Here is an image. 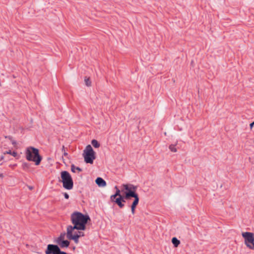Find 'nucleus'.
Masks as SVG:
<instances>
[{
	"instance_id": "f257e3e1",
	"label": "nucleus",
	"mask_w": 254,
	"mask_h": 254,
	"mask_svg": "<svg viewBox=\"0 0 254 254\" xmlns=\"http://www.w3.org/2000/svg\"><path fill=\"white\" fill-rule=\"evenodd\" d=\"M70 220L73 228L77 230H85L86 225L90 220V217L87 214H84L80 212L74 211L70 215Z\"/></svg>"
},
{
	"instance_id": "f03ea898",
	"label": "nucleus",
	"mask_w": 254,
	"mask_h": 254,
	"mask_svg": "<svg viewBox=\"0 0 254 254\" xmlns=\"http://www.w3.org/2000/svg\"><path fill=\"white\" fill-rule=\"evenodd\" d=\"M25 155L28 161L34 162L37 166L40 164L42 160V157L39 154V149L34 147H27L26 150Z\"/></svg>"
},
{
	"instance_id": "7ed1b4c3",
	"label": "nucleus",
	"mask_w": 254,
	"mask_h": 254,
	"mask_svg": "<svg viewBox=\"0 0 254 254\" xmlns=\"http://www.w3.org/2000/svg\"><path fill=\"white\" fill-rule=\"evenodd\" d=\"M122 192L125 195L126 198H134V199L139 198V195L136 192L137 187L131 184H123Z\"/></svg>"
},
{
	"instance_id": "20e7f679",
	"label": "nucleus",
	"mask_w": 254,
	"mask_h": 254,
	"mask_svg": "<svg viewBox=\"0 0 254 254\" xmlns=\"http://www.w3.org/2000/svg\"><path fill=\"white\" fill-rule=\"evenodd\" d=\"M61 177V180H59V182L63 183V187L68 190H71L73 187V182L69 172L66 171H62Z\"/></svg>"
},
{
	"instance_id": "39448f33",
	"label": "nucleus",
	"mask_w": 254,
	"mask_h": 254,
	"mask_svg": "<svg viewBox=\"0 0 254 254\" xmlns=\"http://www.w3.org/2000/svg\"><path fill=\"white\" fill-rule=\"evenodd\" d=\"M83 156L86 163L91 164L93 163V161L96 158V155L95 152L90 145L86 146L85 149L84 150Z\"/></svg>"
},
{
	"instance_id": "423d86ee",
	"label": "nucleus",
	"mask_w": 254,
	"mask_h": 254,
	"mask_svg": "<svg viewBox=\"0 0 254 254\" xmlns=\"http://www.w3.org/2000/svg\"><path fill=\"white\" fill-rule=\"evenodd\" d=\"M242 236L245 239V244L249 249H254V234L251 232H243Z\"/></svg>"
},
{
	"instance_id": "0eeeda50",
	"label": "nucleus",
	"mask_w": 254,
	"mask_h": 254,
	"mask_svg": "<svg viewBox=\"0 0 254 254\" xmlns=\"http://www.w3.org/2000/svg\"><path fill=\"white\" fill-rule=\"evenodd\" d=\"M60 247L58 245L49 244L45 251L46 254H57Z\"/></svg>"
},
{
	"instance_id": "6e6552de",
	"label": "nucleus",
	"mask_w": 254,
	"mask_h": 254,
	"mask_svg": "<svg viewBox=\"0 0 254 254\" xmlns=\"http://www.w3.org/2000/svg\"><path fill=\"white\" fill-rule=\"evenodd\" d=\"M74 229H75V228H73L71 225L68 226L67 227L66 237L67 238H74L79 240L80 237L76 233H75L73 235L72 234V231Z\"/></svg>"
},
{
	"instance_id": "1a4fd4ad",
	"label": "nucleus",
	"mask_w": 254,
	"mask_h": 254,
	"mask_svg": "<svg viewBox=\"0 0 254 254\" xmlns=\"http://www.w3.org/2000/svg\"><path fill=\"white\" fill-rule=\"evenodd\" d=\"M139 201V198L134 199L131 205H129L128 207L131 208V213L133 215L135 212V208L138 205Z\"/></svg>"
},
{
	"instance_id": "9d476101",
	"label": "nucleus",
	"mask_w": 254,
	"mask_h": 254,
	"mask_svg": "<svg viewBox=\"0 0 254 254\" xmlns=\"http://www.w3.org/2000/svg\"><path fill=\"white\" fill-rule=\"evenodd\" d=\"M111 202L115 203L120 208H123L125 206V204L122 203L123 199L120 197H116L113 200H110Z\"/></svg>"
},
{
	"instance_id": "9b49d317",
	"label": "nucleus",
	"mask_w": 254,
	"mask_h": 254,
	"mask_svg": "<svg viewBox=\"0 0 254 254\" xmlns=\"http://www.w3.org/2000/svg\"><path fill=\"white\" fill-rule=\"evenodd\" d=\"M95 183L99 187H104L107 185L106 181L101 177L97 178Z\"/></svg>"
},
{
	"instance_id": "f8f14e48",
	"label": "nucleus",
	"mask_w": 254,
	"mask_h": 254,
	"mask_svg": "<svg viewBox=\"0 0 254 254\" xmlns=\"http://www.w3.org/2000/svg\"><path fill=\"white\" fill-rule=\"evenodd\" d=\"M115 189H116V192H115V194L112 195L110 196V200H113L114 198H116L117 196H118V197H120L123 195L121 194V193L122 192V190H120L118 189L117 186H115Z\"/></svg>"
},
{
	"instance_id": "ddd939ff",
	"label": "nucleus",
	"mask_w": 254,
	"mask_h": 254,
	"mask_svg": "<svg viewBox=\"0 0 254 254\" xmlns=\"http://www.w3.org/2000/svg\"><path fill=\"white\" fill-rule=\"evenodd\" d=\"M61 248H67L69 247L70 244V242L68 240H64L59 242V243H56Z\"/></svg>"
},
{
	"instance_id": "4468645a",
	"label": "nucleus",
	"mask_w": 254,
	"mask_h": 254,
	"mask_svg": "<svg viewBox=\"0 0 254 254\" xmlns=\"http://www.w3.org/2000/svg\"><path fill=\"white\" fill-rule=\"evenodd\" d=\"M172 243L175 247H177L180 244V241L176 237L172 239Z\"/></svg>"
},
{
	"instance_id": "2eb2a0df",
	"label": "nucleus",
	"mask_w": 254,
	"mask_h": 254,
	"mask_svg": "<svg viewBox=\"0 0 254 254\" xmlns=\"http://www.w3.org/2000/svg\"><path fill=\"white\" fill-rule=\"evenodd\" d=\"M65 237V233H61L60 235V236L54 241L55 243H59V242H61L62 241H64Z\"/></svg>"
},
{
	"instance_id": "dca6fc26",
	"label": "nucleus",
	"mask_w": 254,
	"mask_h": 254,
	"mask_svg": "<svg viewBox=\"0 0 254 254\" xmlns=\"http://www.w3.org/2000/svg\"><path fill=\"white\" fill-rule=\"evenodd\" d=\"M71 170L73 173H75V170H77L78 172L82 171V170L81 168H80L78 167H76L73 164H72L71 165Z\"/></svg>"
},
{
	"instance_id": "f3484780",
	"label": "nucleus",
	"mask_w": 254,
	"mask_h": 254,
	"mask_svg": "<svg viewBox=\"0 0 254 254\" xmlns=\"http://www.w3.org/2000/svg\"><path fill=\"white\" fill-rule=\"evenodd\" d=\"M91 144L95 148H98L100 146V143L96 139H93L91 141Z\"/></svg>"
},
{
	"instance_id": "a211bd4d",
	"label": "nucleus",
	"mask_w": 254,
	"mask_h": 254,
	"mask_svg": "<svg viewBox=\"0 0 254 254\" xmlns=\"http://www.w3.org/2000/svg\"><path fill=\"white\" fill-rule=\"evenodd\" d=\"M8 154L12 155L13 157H16L18 155L16 151H11V150H9L8 151H6L4 153V154Z\"/></svg>"
},
{
	"instance_id": "6ab92c4d",
	"label": "nucleus",
	"mask_w": 254,
	"mask_h": 254,
	"mask_svg": "<svg viewBox=\"0 0 254 254\" xmlns=\"http://www.w3.org/2000/svg\"><path fill=\"white\" fill-rule=\"evenodd\" d=\"M169 149L173 152H176L177 151V149L176 147V145L171 144L169 146Z\"/></svg>"
},
{
	"instance_id": "aec40b11",
	"label": "nucleus",
	"mask_w": 254,
	"mask_h": 254,
	"mask_svg": "<svg viewBox=\"0 0 254 254\" xmlns=\"http://www.w3.org/2000/svg\"><path fill=\"white\" fill-rule=\"evenodd\" d=\"M30 167V164L28 163L24 162L22 164V168L24 170L28 169Z\"/></svg>"
},
{
	"instance_id": "412c9836",
	"label": "nucleus",
	"mask_w": 254,
	"mask_h": 254,
	"mask_svg": "<svg viewBox=\"0 0 254 254\" xmlns=\"http://www.w3.org/2000/svg\"><path fill=\"white\" fill-rule=\"evenodd\" d=\"M84 81H85L86 85L87 86H91V82L90 81V79L89 78L85 77Z\"/></svg>"
},
{
	"instance_id": "4be33fe9",
	"label": "nucleus",
	"mask_w": 254,
	"mask_h": 254,
	"mask_svg": "<svg viewBox=\"0 0 254 254\" xmlns=\"http://www.w3.org/2000/svg\"><path fill=\"white\" fill-rule=\"evenodd\" d=\"M121 198L123 199V201H122V203H123L125 204V203L126 202V200H130L131 199L127 197V198H126L125 195L123 194L122 196H121Z\"/></svg>"
},
{
	"instance_id": "5701e85b",
	"label": "nucleus",
	"mask_w": 254,
	"mask_h": 254,
	"mask_svg": "<svg viewBox=\"0 0 254 254\" xmlns=\"http://www.w3.org/2000/svg\"><path fill=\"white\" fill-rule=\"evenodd\" d=\"M62 152H63L64 156H66L68 155L67 153L65 151V147L64 146H63L62 147Z\"/></svg>"
},
{
	"instance_id": "b1692460",
	"label": "nucleus",
	"mask_w": 254,
	"mask_h": 254,
	"mask_svg": "<svg viewBox=\"0 0 254 254\" xmlns=\"http://www.w3.org/2000/svg\"><path fill=\"white\" fill-rule=\"evenodd\" d=\"M76 233L77 234L79 237L84 236V233L83 232L78 231Z\"/></svg>"
},
{
	"instance_id": "393cba45",
	"label": "nucleus",
	"mask_w": 254,
	"mask_h": 254,
	"mask_svg": "<svg viewBox=\"0 0 254 254\" xmlns=\"http://www.w3.org/2000/svg\"><path fill=\"white\" fill-rule=\"evenodd\" d=\"M69 240H73L75 244H78L79 243V240L77 239L74 238H68Z\"/></svg>"
},
{
	"instance_id": "a878e982",
	"label": "nucleus",
	"mask_w": 254,
	"mask_h": 254,
	"mask_svg": "<svg viewBox=\"0 0 254 254\" xmlns=\"http://www.w3.org/2000/svg\"><path fill=\"white\" fill-rule=\"evenodd\" d=\"M67 253L65 252H64V251H62L60 249V248L59 249V251H58V252L57 253V254H66Z\"/></svg>"
},
{
	"instance_id": "bb28decb",
	"label": "nucleus",
	"mask_w": 254,
	"mask_h": 254,
	"mask_svg": "<svg viewBox=\"0 0 254 254\" xmlns=\"http://www.w3.org/2000/svg\"><path fill=\"white\" fill-rule=\"evenodd\" d=\"M63 194L64 195V197L65 199H68L69 198V195L66 192H64Z\"/></svg>"
},
{
	"instance_id": "cd10ccee",
	"label": "nucleus",
	"mask_w": 254,
	"mask_h": 254,
	"mask_svg": "<svg viewBox=\"0 0 254 254\" xmlns=\"http://www.w3.org/2000/svg\"><path fill=\"white\" fill-rule=\"evenodd\" d=\"M254 126V122H253L252 123H251L250 124V127L251 129L252 128V127H253Z\"/></svg>"
},
{
	"instance_id": "c85d7f7f",
	"label": "nucleus",
	"mask_w": 254,
	"mask_h": 254,
	"mask_svg": "<svg viewBox=\"0 0 254 254\" xmlns=\"http://www.w3.org/2000/svg\"><path fill=\"white\" fill-rule=\"evenodd\" d=\"M16 166H17V164H12H12H10V165H9V167H11V168H13L14 167H16Z\"/></svg>"
},
{
	"instance_id": "c756f323",
	"label": "nucleus",
	"mask_w": 254,
	"mask_h": 254,
	"mask_svg": "<svg viewBox=\"0 0 254 254\" xmlns=\"http://www.w3.org/2000/svg\"><path fill=\"white\" fill-rule=\"evenodd\" d=\"M4 155H2L0 157V161L1 160H2L3 159H4Z\"/></svg>"
},
{
	"instance_id": "7c9ffc66",
	"label": "nucleus",
	"mask_w": 254,
	"mask_h": 254,
	"mask_svg": "<svg viewBox=\"0 0 254 254\" xmlns=\"http://www.w3.org/2000/svg\"><path fill=\"white\" fill-rule=\"evenodd\" d=\"M0 178H3V174H0Z\"/></svg>"
},
{
	"instance_id": "2f4dec72",
	"label": "nucleus",
	"mask_w": 254,
	"mask_h": 254,
	"mask_svg": "<svg viewBox=\"0 0 254 254\" xmlns=\"http://www.w3.org/2000/svg\"><path fill=\"white\" fill-rule=\"evenodd\" d=\"M12 144H16V141L15 140H13L12 141Z\"/></svg>"
},
{
	"instance_id": "473e14b6",
	"label": "nucleus",
	"mask_w": 254,
	"mask_h": 254,
	"mask_svg": "<svg viewBox=\"0 0 254 254\" xmlns=\"http://www.w3.org/2000/svg\"><path fill=\"white\" fill-rule=\"evenodd\" d=\"M127 205H128V206L129 205H130V202H129V200H127Z\"/></svg>"
},
{
	"instance_id": "72a5a7b5",
	"label": "nucleus",
	"mask_w": 254,
	"mask_h": 254,
	"mask_svg": "<svg viewBox=\"0 0 254 254\" xmlns=\"http://www.w3.org/2000/svg\"><path fill=\"white\" fill-rule=\"evenodd\" d=\"M8 138L10 139H12V137L10 136H8Z\"/></svg>"
},
{
	"instance_id": "f704fd0d",
	"label": "nucleus",
	"mask_w": 254,
	"mask_h": 254,
	"mask_svg": "<svg viewBox=\"0 0 254 254\" xmlns=\"http://www.w3.org/2000/svg\"><path fill=\"white\" fill-rule=\"evenodd\" d=\"M75 247H73V248H72V249H73V250H75Z\"/></svg>"
}]
</instances>
